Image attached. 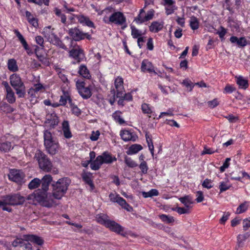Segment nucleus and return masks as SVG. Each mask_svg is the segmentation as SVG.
<instances>
[{
  "mask_svg": "<svg viewBox=\"0 0 250 250\" xmlns=\"http://www.w3.org/2000/svg\"><path fill=\"white\" fill-rule=\"evenodd\" d=\"M44 146L47 153L51 156L56 154L59 150L60 145L57 139L51 133L45 130L43 133Z\"/></svg>",
  "mask_w": 250,
  "mask_h": 250,
  "instance_id": "obj_1",
  "label": "nucleus"
},
{
  "mask_svg": "<svg viewBox=\"0 0 250 250\" xmlns=\"http://www.w3.org/2000/svg\"><path fill=\"white\" fill-rule=\"evenodd\" d=\"M69 184L70 180L66 178L60 179L55 183L52 184V192L54 198L61 199L66 193Z\"/></svg>",
  "mask_w": 250,
  "mask_h": 250,
  "instance_id": "obj_2",
  "label": "nucleus"
},
{
  "mask_svg": "<svg viewBox=\"0 0 250 250\" xmlns=\"http://www.w3.org/2000/svg\"><path fill=\"white\" fill-rule=\"evenodd\" d=\"M34 158L38 161L39 167L45 172H49L52 168L53 165L48 156L40 150H37Z\"/></svg>",
  "mask_w": 250,
  "mask_h": 250,
  "instance_id": "obj_3",
  "label": "nucleus"
},
{
  "mask_svg": "<svg viewBox=\"0 0 250 250\" xmlns=\"http://www.w3.org/2000/svg\"><path fill=\"white\" fill-rule=\"evenodd\" d=\"M115 157H112L108 152H104L101 155L98 156L95 160L91 162L90 167L94 170H98L101 166L105 164H111L116 161Z\"/></svg>",
  "mask_w": 250,
  "mask_h": 250,
  "instance_id": "obj_4",
  "label": "nucleus"
},
{
  "mask_svg": "<svg viewBox=\"0 0 250 250\" xmlns=\"http://www.w3.org/2000/svg\"><path fill=\"white\" fill-rule=\"evenodd\" d=\"M37 193V198L40 204L45 207L51 208L57 205L56 199L53 197V193L46 194Z\"/></svg>",
  "mask_w": 250,
  "mask_h": 250,
  "instance_id": "obj_5",
  "label": "nucleus"
},
{
  "mask_svg": "<svg viewBox=\"0 0 250 250\" xmlns=\"http://www.w3.org/2000/svg\"><path fill=\"white\" fill-rule=\"evenodd\" d=\"M6 205H22L25 201V198L19 193H14L4 196Z\"/></svg>",
  "mask_w": 250,
  "mask_h": 250,
  "instance_id": "obj_6",
  "label": "nucleus"
},
{
  "mask_svg": "<svg viewBox=\"0 0 250 250\" xmlns=\"http://www.w3.org/2000/svg\"><path fill=\"white\" fill-rule=\"evenodd\" d=\"M8 178L11 181L17 183L19 185H22L25 182V175L21 170L11 169L8 175Z\"/></svg>",
  "mask_w": 250,
  "mask_h": 250,
  "instance_id": "obj_7",
  "label": "nucleus"
},
{
  "mask_svg": "<svg viewBox=\"0 0 250 250\" xmlns=\"http://www.w3.org/2000/svg\"><path fill=\"white\" fill-rule=\"evenodd\" d=\"M68 33L75 41H80L85 38L88 40L92 39L91 36L88 33H84L77 27L70 29Z\"/></svg>",
  "mask_w": 250,
  "mask_h": 250,
  "instance_id": "obj_8",
  "label": "nucleus"
},
{
  "mask_svg": "<svg viewBox=\"0 0 250 250\" xmlns=\"http://www.w3.org/2000/svg\"><path fill=\"white\" fill-rule=\"evenodd\" d=\"M109 198L111 202L118 203L126 210L131 211L133 210V208L126 203L125 200L116 193H110Z\"/></svg>",
  "mask_w": 250,
  "mask_h": 250,
  "instance_id": "obj_9",
  "label": "nucleus"
},
{
  "mask_svg": "<svg viewBox=\"0 0 250 250\" xmlns=\"http://www.w3.org/2000/svg\"><path fill=\"white\" fill-rule=\"evenodd\" d=\"M109 21L117 25H122L125 23L126 19L122 12H116L109 17Z\"/></svg>",
  "mask_w": 250,
  "mask_h": 250,
  "instance_id": "obj_10",
  "label": "nucleus"
},
{
  "mask_svg": "<svg viewBox=\"0 0 250 250\" xmlns=\"http://www.w3.org/2000/svg\"><path fill=\"white\" fill-rule=\"evenodd\" d=\"M41 188L39 189L38 193H44L46 192L48 189L49 186L52 181V177L49 174L44 175L41 180Z\"/></svg>",
  "mask_w": 250,
  "mask_h": 250,
  "instance_id": "obj_11",
  "label": "nucleus"
},
{
  "mask_svg": "<svg viewBox=\"0 0 250 250\" xmlns=\"http://www.w3.org/2000/svg\"><path fill=\"white\" fill-rule=\"evenodd\" d=\"M123 79L121 77H118L115 80L114 84L116 89V98L123 97L125 90L123 85Z\"/></svg>",
  "mask_w": 250,
  "mask_h": 250,
  "instance_id": "obj_12",
  "label": "nucleus"
},
{
  "mask_svg": "<svg viewBox=\"0 0 250 250\" xmlns=\"http://www.w3.org/2000/svg\"><path fill=\"white\" fill-rule=\"evenodd\" d=\"M26 241L24 238L23 239L17 238L14 240L12 243V245L14 247H17L18 246H20L21 247H24V250H32V247L31 244L28 242Z\"/></svg>",
  "mask_w": 250,
  "mask_h": 250,
  "instance_id": "obj_13",
  "label": "nucleus"
},
{
  "mask_svg": "<svg viewBox=\"0 0 250 250\" xmlns=\"http://www.w3.org/2000/svg\"><path fill=\"white\" fill-rule=\"evenodd\" d=\"M69 56L74 58L78 62H80L84 58L83 50L79 46L69 51Z\"/></svg>",
  "mask_w": 250,
  "mask_h": 250,
  "instance_id": "obj_14",
  "label": "nucleus"
},
{
  "mask_svg": "<svg viewBox=\"0 0 250 250\" xmlns=\"http://www.w3.org/2000/svg\"><path fill=\"white\" fill-rule=\"evenodd\" d=\"M106 228H108L112 231L120 234L124 236L125 235V233H122L124 230V228L114 221L110 220L106 226Z\"/></svg>",
  "mask_w": 250,
  "mask_h": 250,
  "instance_id": "obj_15",
  "label": "nucleus"
},
{
  "mask_svg": "<svg viewBox=\"0 0 250 250\" xmlns=\"http://www.w3.org/2000/svg\"><path fill=\"white\" fill-rule=\"evenodd\" d=\"M10 82L11 85L14 88L19 87L20 86L24 85L20 76L15 73L10 76Z\"/></svg>",
  "mask_w": 250,
  "mask_h": 250,
  "instance_id": "obj_16",
  "label": "nucleus"
},
{
  "mask_svg": "<svg viewBox=\"0 0 250 250\" xmlns=\"http://www.w3.org/2000/svg\"><path fill=\"white\" fill-rule=\"evenodd\" d=\"M23 237L26 241H30L38 245L41 246L43 244V240L41 237L37 235L30 234L24 235Z\"/></svg>",
  "mask_w": 250,
  "mask_h": 250,
  "instance_id": "obj_17",
  "label": "nucleus"
},
{
  "mask_svg": "<svg viewBox=\"0 0 250 250\" xmlns=\"http://www.w3.org/2000/svg\"><path fill=\"white\" fill-rule=\"evenodd\" d=\"M163 1L166 14L168 15L172 14L176 9L174 5V1L173 0H163Z\"/></svg>",
  "mask_w": 250,
  "mask_h": 250,
  "instance_id": "obj_18",
  "label": "nucleus"
},
{
  "mask_svg": "<svg viewBox=\"0 0 250 250\" xmlns=\"http://www.w3.org/2000/svg\"><path fill=\"white\" fill-rule=\"evenodd\" d=\"M76 18L78 21L83 25H86L90 27H94V23L91 21L89 18L83 16V15H76Z\"/></svg>",
  "mask_w": 250,
  "mask_h": 250,
  "instance_id": "obj_19",
  "label": "nucleus"
},
{
  "mask_svg": "<svg viewBox=\"0 0 250 250\" xmlns=\"http://www.w3.org/2000/svg\"><path fill=\"white\" fill-rule=\"evenodd\" d=\"M120 135L122 139L125 141H132L135 142L137 137L132 134L128 130H124L121 131Z\"/></svg>",
  "mask_w": 250,
  "mask_h": 250,
  "instance_id": "obj_20",
  "label": "nucleus"
},
{
  "mask_svg": "<svg viewBox=\"0 0 250 250\" xmlns=\"http://www.w3.org/2000/svg\"><path fill=\"white\" fill-rule=\"evenodd\" d=\"M141 69L143 72L147 71L149 73H155L152 63L147 60H144L141 64Z\"/></svg>",
  "mask_w": 250,
  "mask_h": 250,
  "instance_id": "obj_21",
  "label": "nucleus"
},
{
  "mask_svg": "<svg viewBox=\"0 0 250 250\" xmlns=\"http://www.w3.org/2000/svg\"><path fill=\"white\" fill-rule=\"evenodd\" d=\"M45 123L48 124L50 127H53L58 124V117L55 114L47 115L46 118Z\"/></svg>",
  "mask_w": 250,
  "mask_h": 250,
  "instance_id": "obj_22",
  "label": "nucleus"
},
{
  "mask_svg": "<svg viewBox=\"0 0 250 250\" xmlns=\"http://www.w3.org/2000/svg\"><path fill=\"white\" fill-rule=\"evenodd\" d=\"M230 41L231 43H236L239 47H243L247 44V41L244 37L238 38L235 36H232L230 38Z\"/></svg>",
  "mask_w": 250,
  "mask_h": 250,
  "instance_id": "obj_23",
  "label": "nucleus"
},
{
  "mask_svg": "<svg viewBox=\"0 0 250 250\" xmlns=\"http://www.w3.org/2000/svg\"><path fill=\"white\" fill-rule=\"evenodd\" d=\"M250 236V231L245 232L244 234H239L237 236V246L239 248L242 247L244 245V242Z\"/></svg>",
  "mask_w": 250,
  "mask_h": 250,
  "instance_id": "obj_24",
  "label": "nucleus"
},
{
  "mask_svg": "<svg viewBox=\"0 0 250 250\" xmlns=\"http://www.w3.org/2000/svg\"><path fill=\"white\" fill-rule=\"evenodd\" d=\"M45 37L47 39L48 41L53 44H59L60 42V39L57 36L52 33V32H49L46 33Z\"/></svg>",
  "mask_w": 250,
  "mask_h": 250,
  "instance_id": "obj_25",
  "label": "nucleus"
},
{
  "mask_svg": "<svg viewBox=\"0 0 250 250\" xmlns=\"http://www.w3.org/2000/svg\"><path fill=\"white\" fill-rule=\"evenodd\" d=\"M62 127L64 136L67 139L70 138L72 137V134L70 130L68 122L64 121L62 124Z\"/></svg>",
  "mask_w": 250,
  "mask_h": 250,
  "instance_id": "obj_26",
  "label": "nucleus"
},
{
  "mask_svg": "<svg viewBox=\"0 0 250 250\" xmlns=\"http://www.w3.org/2000/svg\"><path fill=\"white\" fill-rule=\"evenodd\" d=\"M163 27V23L158 21H153L149 26L150 31L157 33L160 31Z\"/></svg>",
  "mask_w": 250,
  "mask_h": 250,
  "instance_id": "obj_27",
  "label": "nucleus"
},
{
  "mask_svg": "<svg viewBox=\"0 0 250 250\" xmlns=\"http://www.w3.org/2000/svg\"><path fill=\"white\" fill-rule=\"evenodd\" d=\"M25 15L28 22L34 27H37L38 26V20L35 18L29 11H26Z\"/></svg>",
  "mask_w": 250,
  "mask_h": 250,
  "instance_id": "obj_28",
  "label": "nucleus"
},
{
  "mask_svg": "<svg viewBox=\"0 0 250 250\" xmlns=\"http://www.w3.org/2000/svg\"><path fill=\"white\" fill-rule=\"evenodd\" d=\"M7 67L8 69L12 72H16L19 69L16 61L14 59L8 60Z\"/></svg>",
  "mask_w": 250,
  "mask_h": 250,
  "instance_id": "obj_29",
  "label": "nucleus"
},
{
  "mask_svg": "<svg viewBox=\"0 0 250 250\" xmlns=\"http://www.w3.org/2000/svg\"><path fill=\"white\" fill-rule=\"evenodd\" d=\"M235 78L237 79L236 83L240 88L246 89L248 87V81L244 79L242 76H236Z\"/></svg>",
  "mask_w": 250,
  "mask_h": 250,
  "instance_id": "obj_30",
  "label": "nucleus"
},
{
  "mask_svg": "<svg viewBox=\"0 0 250 250\" xmlns=\"http://www.w3.org/2000/svg\"><path fill=\"white\" fill-rule=\"evenodd\" d=\"M97 220L99 223L104 225L105 227H106L111 220L109 219L108 217L106 215L103 214L97 215Z\"/></svg>",
  "mask_w": 250,
  "mask_h": 250,
  "instance_id": "obj_31",
  "label": "nucleus"
},
{
  "mask_svg": "<svg viewBox=\"0 0 250 250\" xmlns=\"http://www.w3.org/2000/svg\"><path fill=\"white\" fill-rule=\"evenodd\" d=\"M180 202L183 204L187 208H189L190 205L193 203L192 198L189 195H186L179 199Z\"/></svg>",
  "mask_w": 250,
  "mask_h": 250,
  "instance_id": "obj_32",
  "label": "nucleus"
},
{
  "mask_svg": "<svg viewBox=\"0 0 250 250\" xmlns=\"http://www.w3.org/2000/svg\"><path fill=\"white\" fill-rule=\"evenodd\" d=\"M145 136L148 147L150 151L152 156H153L154 155V146L152 142V136L147 132H146Z\"/></svg>",
  "mask_w": 250,
  "mask_h": 250,
  "instance_id": "obj_33",
  "label": "nucleus"
},
{
  "mask_svg": "<svg viewBox=\"0 0 250 250\" xmlns=\"http://www.w3.org/2000/svg\"><path fill=\"white\" fill-rule=\"evenodd\" d=\"M14 31L15 34L16 35L17 37L18 38L19 40L20 41L21 43L22 44L25 50H28L29 47H28V44H27L26 41H25V40L24 39V37H23V36L17 29L14 30Z\"/></svg>",
  "mask_w": 250,
  "mask_h": 250,
  "instance_id": "obj_34",
  "label": "nucleus"
},
{
  "mask_svg": "<svg viewBox=\"0 0 250 250\" xmlns=\"http://www.w3.org/2000/svg\"><path fill=\"white\" fill-rule=\"evenodd\" d=\"M79 93L85 99L89 98L92 95L91 90L88 87H85L84 88L81 89V91Z\"/></svg>",
  "mask_w": 250,
  "mask_h": 250,
  "instance_id": "obj_35",
  "label": "nucleus"
},
{
  "mask_svg": "<svg viewBox=\"0 0 250 250\" xmlns=\"http://www.w3.org/2000/svg\"><path fill=\"white\" fill-rule=\"evenodd\" d=\"M79 73L80 75L83 76V78L89 79L90 77V75L89 72V70L84 65H81L80 66Z\"/></svg>",
  "mask_w": 250,
  "mask_h": 250,
  "instance_id": "obj_36",
  "label": "nucleus"
},
{
  "mask_svg": "<svg viewBox=\"0 0 250 250\" xmlns=\"http://www.w3.org/2000/svg\"><path fill=\"white\" fill-rule=\"evenodd\" d=\"M82 178L83 180L88 185L90 186L91 189H93L94 188V185L91 180V175L88 173L84 172L82 174Z\"/></svg>",
  "mask_w": 250,
  "mask_h": 250,
  "instance_id": "obj_37",
  "label": "nucleus"
},
{
  "mask_svg": "<svg viewBox=\"0 0 250 250\" xmlns=\"http://www.w3.org/2000/svg\"><path fill=\"white\" fill-rule=\"evenodd\" d=\"M189 25L191 28L193 30L198 29L199 27V21L195 16H191L189 21Z\"/></svg>",
  "mask_w": 250,
  "mask_h": 250,
  "instance_id": "obj_38",
  "label": "nucleus"
},
{
  "mask_svg": "<svg viewBox=\"0 0 250 250\" xmlns=\"http://www.w3.org/2000/svg\"><path fill=\"white\" fill-rule=\"evenodd\" d=\"M41 184V180L38 178H35L30 182L28 187L30 189H34L39 187Z\"/></svg>",
  "mask_w": 250,
  "mask_h": 250,
  "instance_id": "obj_39",
  "label": "nucleus"
},
{
  "mask_svg": "<svg viewBox=\"0 0 250 250\" xmlns=\"http://www.w3.org/2000/svg\"><path fill=\"white\" fill-rule=\"evenodd\" d=\"M141 193L143 196L145 198L152 197L159 195V192L156 189H152L148 192L142 191Z\"/></svg>",
  "mask_w": 250,
  "mask_h": 250,
  "instance_id": "obj_40",
  "label": "nucleus"
},
{
  "mask_svg": "<svg viewBox=\"0 0 250 250\" xmlns=\"http://www.w3.org/2000/svg\"><path fill=\"white\" fill-rule=\"evenodd\" d=\"M6 98L7 102L10 104L14 103L16 101V97L12 89L6 91Z\"/></svg>",
  "mask_w": 250,
  "mask_h": 250,
  "instance_id": "obj_41",
  "label": "nucleus"
},
{
  "mask_svg": "<svg viewBox=\"0 0 250 250\" xmlns=\"http://www.w3.org/2000/svg\"><path fill=\"white\" fill-rule=\"evenodd\" d=\"M69 100H72L70 99L68 92H63V95H62L60 97L59 104L61 105H65L67 103V101H68V102L69 103Z\"/></svg>",
  "mask_w": 250,
  "mask_h": 250,
  "instance_id": "obj_42",
  "label": "nucleus"
},
{
  "mask_svg": "<svg viewBox=\"0 0 250 250\" xmlns=\"http://www.w3.org/2000/svg\"><path fill=\"white\" fill-rule=\"evenodd\" d=\"M14 89L15 90L16 93L19 98H21L25 97L26 95V90L24 85L21 86H20L19 87L14 88Z\"/></svg>",
  "mask_w": 250,
  "mask_h": 250,
  "instance_id": "obj_43",
  "label": "nucleus"
},
{
  "mask_svg": "<svg viewBox=\"0 0 250 250\" xmlns=\"http://www.w3.org/2000/svg\"><path fill=\"white\" fill-rule=\"evenodd\" d=\"M143 147L140 145L134 144L132 145L129 148L128 154H135L142 149Z\"/></svg>",
  "mask_w": 250,
  "mask_h": 250,
  "instance_id": "obj_44",
  "label": "nucleus"
},
{
  "mask_svg": "<svg viewBox=\"0 0 250 250\" xmlns=\"http://www.w3.org/2000/svg\"><path fill=\"white\" fill-rule=\"evenodd\" d=\"M145 13V11L143 9L140 10V13L138 16L135 19V21L138 23H142L145 22V16L144 14Z\"/></svg>",
  "mask_w": 250,
  "mask_h": 250,
  "instance_id": "obj_45",
  "label": "nucleus"
},
{
  "mask_svg": "<svg viewBox=\"0 0 250 250\" xmlns=\"http://www.w3.org/2000/svg\"><path fill=\"white\" fill-rule=\"evenodd\" d=\"M11 149V144L10 142H6L0 143V150L4 152H8Z\"/></svg>",
  "mask_w": 250,
  "mask_h": 250,
  "instance_id": "obj_46",
  "label": "nucleus"
},
{
  "mask_svg": "<svg viewBox=\"0 0 250 250\" xmlns=\"http://www.w3.org/2000/svg\"><path fill=\"white\" fill-rule=\"evenodd\" d=\"M248 209V205L247 202L240 204L237 208L236 211V214H241L245 212Z\"/></svg>",
  "mask_w": 250,
  "mask_h": 250,
  "instance_id": "obj_47",
  "label": "nucleus"
},
{
  "mask_svg": "<svg viewBox=\"0 0 250 250\" xmlns=\"http://www.w3.org/2000/svg\"><path fill=\"white\" fill-rule=\"evenodd\" d=\"M159 217L163 222L167 223H171L174 221V218L171 216L162 214L159 215Z\"/></svg>",
  "mask_w": 250,
  "mask_h": 250,
  "instance_id": "obj_48",
  "label": "nucleus"
},
{
  "mask_svg": "<svg viewBox=\"0 0 250 250\" xmlns=\"http://www.w3.org/2000/svg\"><path fill=\"white\" fill-rule=\"evenodd\" d=\"M131 35L134 39L138 38L141 37L142 35L141 31L137 29L135 26H131Z\"/></svg>",
  "mask_w": 250,
  "mask_h": 250,
  "instance_id": "obj_49",
  "label": "nucleus"
},
{
  "mask_svg": "<svg viewBox=\"0 0 250 250\" xmlns=\"http://www.w3.org/2000/svg\"><path fill=\"white\" fill-rule=\"evenodd\" d=\"M121 112L116 111L113 114L112 117L116 121L121 125L125 123V121L121 117Z\"/></svg>",
  "mask_w": 250,
  "mask_h": 250,
  "instance_id": "obj_50",
  "label": "nucleus"
},
{
  "mask_svg": "<svg viewBox=\"0 0 250 250\" xmlns=\"http://www.w3.org/2000/svg\"><path fill=\"white\" fill-rule=\"evenodd\" d=\"M54 12L55 13V14L58 17H59L61 18V21L62 23H65L66 22V16H65V15L62 13V11H61V10H60L59 9H58L57 8H55L54 9Z\"/></svg>",
  "mask_w": 250,
  "mask_h": 250,
  "instance_id": "obj_51",
  "label": "nucleus"
},
{
  "mask_svg": "<svg viewBox=\"0 0 250 250\" xmlns=\"http://www.w3.org/2000/svg\"><path fill=\"white\" fill-rule=\"evenodd\" d=\"M69 104L73 113L77 116L80 115L81 113L80 109L72 103V100H69Z\"/></svg>",
  "mask_w": 250,
  "mask_h": 250,
  "instance_id": "obj_52",
  "label": "nucleus"
},
{
  "mask_svg": "<svg viewBox=\"0 0 250 250\" xmlns=\"http://www.w3.org/2000/svg\"><path fill=\"white\" fill-rule=\"evenodd\" d=\"M231 187V185L229 184L227 182H222L219 185L220 192H223L229 189Z\"/></svg>",
  "mask_w": 250,
  "mask_h": 250,
  "instance_id": "obj_53",
  "label": "nucleus"
},
{
  "mask_svg": "<svg viewBox=\"0 0 250 250\" xmlns=\"http://www.w3.org/2000/svg\"><path fill=\"white\" fill-rule=\"evenodd\" d=\"M125 162L126 165L130 167L133 168L137 166V164L130 158L126 157L125 159Z\"/></svg>",
  "mask_w": 250,
  "mask_h": 250,
  "instance_id": "obj_54",
  "label": "nucleus"
},
{
  "mask_svg": "<svg viewBox=\"0 0 250 250\" xmlns=\"http://www.w3.org/2000/svg\"><path fill=\"white\" fill-rule=\"evenodd\" d=\"M154 14V10L153 9H150L149 11H147L146 14L145 16V21H148L150 20H151Z\"/></svg>",
  "mask_w": 250,
  "mask_h": 250,
  "instance_id": "obj_55",
  "label": "nucleus"
},
{
  "mask_svg": "<svg viewBox=\"0 0 250 250\" xmlns=\"http://www.w3.org/2000/svg\"><path fill=\"white\" fill-rule=\"evenodd\" d=\"M141 171L144 174H146L148 170V167L145 161H142L139 165Z\"/></svg>",
  "mask_w": 250,
  "mask_h": 250,
  "instance_id": "obj_56",
  "label": "nucleus"
},
{
  "mask_svg": "<svg viewBox=\"0 0 250 250\" xmlns=\"http://www.w3.org/2000/svg\"><path fill=\"white\" fill-rule=\"evenodd\" d=\"M142 110L144 114H151L152 110L149 107L148 105L146 104H143L142 105Z\"/></svg>",
  "mask_w": 250,
  "mask_h": 250,
  "instance_id": "obj_57",
  "label": "nucleus"
},
{
  "mask_svg": "<svg viewBox=\"0 0 250 250\" xmlns=\"http://www.w3.org/2000/svg\"><path fill=\"white\" fill-rule=\"evenodd\" d=\"M230 161V158H227L225 162L223 163L222 166L220 167V170L221 172H223L225 171V170L228 168L229 166V161Z\"/></svg>",
  "mask_w": 250,
  "mask_h": 250,
  "instance_id": "obj_58",
  "label": "nucleus"
},
{
  "mask_svg": "<svg viewBox=\"0 0 250 250\" xmlns=\"http://www.w3.org/2000/svg\"><path fill=\"white\" fill-rule=\"evenodd\" d=\"M182 83L188 88L189 91H191L193 87L192 83L190 81L185 80L183 81Z\"/></svg>",
  "mask_w": 250,
  "mask_h": 250,
  "instance_id": "obj_59",
  "label": "nucleus"
},
{
  "mask_svg": "<svg viewBox=\"0 0 250 250\" xmlns=\"http://www.w3.org/2000/svg\"><path fill=\"white\" fill-rule=\"evenodd\" d=\"M202 186L204 188H207L208 189H209L213 187L211 180L208 179H206L204 181L202 184Z\"/></svg>",
  "mask_w": 250,
  "mask_h": 250,
  "instance_id": "obj_60",
  "label": "nucleus"
},
{
  "mask_svg": "<svg viewBox=\"0 0 250 250\" xmlns=\"http://www.w3.org/2000/svg\"><path fill=\"white\" fill-rule=\"evenodd\" d=\"M219 104V102L217 99H214L212 101L208 102V105L211 108H213L217 106Z\"/></svg>",
  "mask_w": 250,
  "mask_h": 250,
  "instance_id": "obj_61",
  "label": "nucleus"
},
{
  "mask_svg": "<svg viewBox=\"0 0 250 250\" xmlns=\"http://www.w3.org/2000/svg\"><path fill=\"white\" fill-rule=\"evenodd\" d=\"M188 208H184L181 207H177L175 208L174 210L176 211L179 214H182L185 213H188Z\"/></svg>",
  "mask_w": 250,
  "mask_h": 250,
  "instance_id": "obj_62",
  "label": "nucleus"
},
{
  "mask_svg": "<svg viewBox=\"0 0 250 250\" xmlns=\"http://www.w3.org/2000/svg\"><path fill=\"white\" fill-rule=\"evenodd\" d=\"M217 151V149L213 150L212 148H208L207 147L205 146L203 151L201 153V155H204L206 154H211Z\"/></svg>",
  "mask_w": 250,
  "mask_h": 250,
  "instance_id": "obj_63",
  "label": "nucleus"
},
{
  "mask_svg": "<svg viewBox=\"0 0 250 250\" xmlns=\"http://www.w3.org/2000/svg\"><path fill=\"white\" fill-rule=\"evenodd\" d=\"M243 228L244 230H247L250 228V218L249 219H245L243 221Z\"/></svg>",
  "mask_w": 250,
  "mask_h": 250,
  "instance_id": "obj_64",
  "label": "nucleus"
}]
</instances>
